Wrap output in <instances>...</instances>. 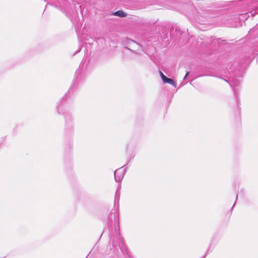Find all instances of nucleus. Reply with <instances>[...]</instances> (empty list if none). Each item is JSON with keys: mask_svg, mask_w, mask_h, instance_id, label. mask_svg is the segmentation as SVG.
<instances>
[{"mask_svg": "<svg viewBox=\"0 0 258 258\" xmlns=\"http://www.w3.org/2000/svg\"><path fill=\"white\" fill-rule=\"evenodd\" d=\"M125 170L122 168H120L114 171V178L116 182H120L122 179Z\"/></svg>", "mask_w": 258, "mask_h": 258, "instance_id": "obj_1", "label": "nucleus"}, {"mask_svg": "<svg viewBox=\"0 0 258 258\" xmlns=\"http://www.w3.org/2000/svg\"><path fill=\"white\" fill-rule=\"evenodd\" d=\"M113 15L120 17H124L126 16V14L122 11H118L113 13Z\"/></svg>", "mask_w": 258, "mask_h": 258, "instance_id": "obj_2", "label": "nucleus"}, {"mask_svg": "<svg viewBox=\"0 0 258 258\" xmlns=\"http://www.w3.org/2000/svg\"><path fill=\"white\" fill-rule=\"evenodd\" d=\"M163 82L164 83H168L175 87L176 86V84L173 80H172L171 79L167 78V77H166V78L163 81Z\"/></svg>", "mask_w": 258, "mask_h": 258, "instance_id": "obj_3", "label": "nucleus"}, {"mask_svg": "<svg viewBox=\"0 0 258 258\" xmlns=\"http://www.w3.org/2000/svg\"><path fill=\"white\" fill-rule=\"evenodd\" d=\"M159 74H160V77H161L162 81H163L166 78V77L161 71L159 72Z\"/></svg>", "mask_w": 258, "mask_h": 258, "instance_id": "obj_4", "label": "nucleus"}, {"mask_svg": "<svg viewBox=\"0 0 258 258\" xmlns=\"http://www.w3.org/2000/svg\"><path fill=\"white\" fill-rule=\"evenodd\" d=\"M188 74H189V72H187V73H186V75H185V76H184V79H185L187 77V76L188 75Z\"/></svg>", "mask_w": 258, "mask_h": 258, "instance_id": "obj_5", "label": "nucleus"}, {"mask_svg": "<svg viewBox=\"0 0 258 258\" xmlns=\"http://www.w3.org/2000/svg\"><path fill=\"white\" fill-rule=\"evenodd\" d=\"M117 198V193H116L115 197V200H116Z\"/></svg>", "mask_w": 258, "mask_h": 258, "instance_id": "obj_6", "label": "nucleus"}]
</instances>
